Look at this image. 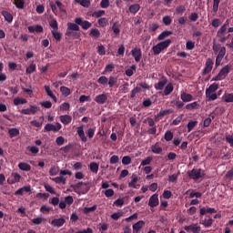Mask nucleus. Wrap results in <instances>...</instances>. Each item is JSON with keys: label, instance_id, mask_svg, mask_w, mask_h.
I'll return each mask as SVG.
<instances>
[{"label": "nucleus", "instance_id": "f257e3e1", "mask_svg": "<svg viewBox=\"0 0 233 233\" xmlns=\"http://www.w3.org/2000/svg\"><path fill=\"white\" fill-rule=\"evenodd\" d=\"M230 25V22L228 20H226V22L220 26V28L217 32V37H218L219 43H227L228 39L230 38V35L228 31V26Z\"/></svg>", "mask_w": 233, "mask_h": 233}, {"label": "nucleus", "instance_id": "f03ea898", "mask_svg": "<svg viewBox=\"0 0 233 233\" xmlns=\"http://www.w3.org/2000/svg\"><path fill=\"white\" fill-rule=\"evenodd\" d=\"M219 85L217 83L211 84L208 87L206 88V97L207 101H216L218 99V95L216 94Z\"/></svg>", "mask_w": 233, "mask_h": 233}, {"label": "nucleus", "instance_id": "7ed1b4c3", "mask_svg": "<svg viewBox=\"0 0 233 233\" xmlns=\"http://www.w3.org/2000/svg\"><path fill=\"white\" fill-rule=\"evenodd\" d=\"M172 45V40L167 39L165 41L159 42L156 46L152 47V51L154 56H159L163 50H166V48H168Z\"/></svg>", "mask_w": 233, "mask_h": 233}, {"label": "nucleus", "instance_id": "20e7f679", "mask_svg": "<svg viewBox=\"0 0 233 233\" xmlns=\"http://www.w3.org/2000/svg\"><path fill=\"white\" fill-rule=\"evenodd\" d=\"M187 176L189 179L198 181V179H201V177H205V170L201 168H193L192 170L187 171Z\"/></svg>", "mask_w": 233, "mask_h": 233}, {"label": "nucleus", "instance_id": "39448f33", "mask_svg": "<svg viewBox=\"0 0 233 233\" xmlns=\"http://www.w3.org/2000/svg\"><path fill=\"white\" fill-rule=\"evenodd\" d=\"M228 74H230V66L228 65L222 67L218 74L213 77V81H223Z\"/></svg>", "mask_w": 233, "mask_h": 233}, {"label": "nucleus", "instance_id": "423d86ee", "mask_svg": "<svg viewBox=\"0 0 233 233\" xmlns=\"http://www.w3.org/2000/svg\"><path fill=\"white\" fill-rule=\"evenodd\" d=\"M75 23H76V25L81 26L83 28V30H88V28H90L92 26V23H90L86 20H84L82 17H76L75 19Z\"/></svg>", "mask_w": 233, "mask_h": 233}, {"label": "nucleus", "instance_id": "0eeeda50", "mask_svg": "<svg viewBox=\"0 0 233 233\" xmlns=\"http://www.w3.org/2000/svg\"><path fill=\"white\" fill-rule=\"evenodd\" d=\"M226 54H227V47L221 46L216 57V63H215L216 66H219V65H221V62L223 61V57H225Z\"/></svg>", "mask_w": 233, "mask_h": 233}, {"label": "nucleus", "instance_id": "6e6552de", "mask_svg": "<svg viewBox=\"0 0 233 233\" xmlns=\"http://www.w3.org/2000/svg\"><path fill=\"white\" fill-rule=\"evenodd\" d=\"M20 112L24 116H34L39 112V107L37 106H30L29 108L22 109Z\"/></svg>", "mask_w": 233, "mask_h": 233}, {"label": "nucleus", "instance_id": "1a4fd4ad", "mask_svg": "<svg viewBox=\"0 0 233 233\" xmlns=\"http://www.w3.org/2000/svg\"><path fill=\"white\" fill-rule=\"evenodd\" d=\"M212 68H214V61H212V58H208L205 64V68L202 71V76L210 74L212 72Z\"/></svg>", "mask_w": 233, "mask_h": 233}, {"label": "nucleus", "instance_id": "9d476101", "mask_svg": "<svg viewBox=\"0 0 233 233\" xmlns=\"http://www.w3.org/2000/svg\"><path fill=\"white\" fill-rule=\"evenodd\" d=\"M62 127L59 122H56V126L54 124H46L44 127L46 132H59Z\"/></svg>", "mask_w": 233, "mask_h": 233}, {"label": "nucleus", "instance_id": "9b49d317", "mask_svg": "<svg viewBox=\"0 0 233 233\" xmlns=\"http://www.w3.org/2000/svg\"><path fill=\"white\" fill-rule=\"evenodd\" d=\"M131 54L136 61V63H139L141 61V57H143V53L141 52V48L135 47L131 50Z\"/></svg>", "mask_w": 233, "mask_h": 233}, {"label": "nucleus", "instance_id": "f8f14e48", "mask_svg": "<svg viewBox=\"0 0 233 233\" xmlns=\"http://www.w3.org/2000/svg\"><path fill=\"white\" fill-rule=\"evenodd\" d=\"M83 185H85L86 188L85 190L82 192V194H86V192H88V190H90V183L88 182H78L77 184H75L72 186V188H74V190H80L81 187H83Z\"/></svg>", "mask_w": 233, "mask_h": 233}, {"label": "nucleus", "instance_id": "ddd939ff", "mask_svg": "<svg viewBox=\"0 0 233 233\" xmlns=\"http://www.w3.org/2000/svg\"><path fill=\"white\" fill-rule=\"evenodd\" d=\"M94 101H96V103H97V105H105V103H106L108 101V96L106 94H100L97 95Z\"/></svg>", "mask_w": 233, "mask_h": 233}, {"label": "nucleus", "instance_id": "4468645a", "mask_svg": "<svg viewBox=\"0 0 233 233\" xmlns=\"http://www.w3.org/2000/svg\"><path fill=\"white\" fill-rule=\"evenodd\" d=\"M184 230H186V232L200 233L201 227L198 226L197 224H191L189 226H186Z\"/></svg>", "mask_w": 233, "mask_h": 233}, {"label": "nucleus", "instance_id": "2eb2a0df", "mask_svg": "<svg viewBox=\"0 0 233 233\" xmlns=\"http://www.w3.org/2000/svg\"><path fill=\"white\" fill-rule=\"evenodd\" d=\"M121 24H119V22H115L112 25L111 30L113 31V37H117V35H119V34H121Z\"/></svg>", "mask_w": 233, "mask_h": 233}, {"label": "nucleus", "instance_id": "dca6fc26", "mask_svg": "<svg viewBox=\"0 0 233 233\" xmlns=\"http://www.w3.org/2000/svg\"><path fill=\"white\" fill-rule=\"evenodd\" d=\"M148 205L149 207H151V208H154L155 207H157V205H159V198L157 194H154L150 197Z\"/></svg>", "mask_w": 233, "mask_h": 233}, {"label": "nucleus", "instance_id": "f3484780", "mask_svg": "<svg viewBox=\"0 0 233 233\" xmlns=\"http://www.w3.org/2000/svg\"><path fill=\"white\" fill-rule=\"evenodd\" d=\"M76 132L81 139V141H83V143H86L88 141V138L86 137V136H85V129L83 126H80L76 128Z\"/></svg>", "mask_w": 233, "mask_h": 233}, {"label": "nucleus", "instance_id": "a211bd4d", "mask_svg": "<svg viewBox=\"0 0 233 233\" xmlns=\"http://www.w3.org/2000/svg\"><path fill=\"white\" fill-rule=\"evenodd\" d=\"M12 179H7V183L9 185H14L15 183H19L21 181V175L19 173H12Z\"/></svg>", "mask_w": 233, "mask_h": 233}, {"label": "nucleus", "instance_id": "6ab92c4d", "mask_svg": "<svg viewBox=\"0 0 233 233\" xmlns=\"http://www.w3.org/2000/svg\"><path fill=\"white\" fill-rule=\"evenodd\" d=\"M216 212H218V210H216V208H200L199 214H200V218L205 216L206 214H216Z\"/></svg>", "mask_w": 233, "mask_h": 233}, {"label": "nucleus", "instance_id": "aec40b11", "mask_svg": "<svg viewBox=\"0 0 233 233\" xmlns=\"http://www.w3.org/2000/svg\"><path fill=\"white\" fill-rule=\"evenodd\" d=\"M65 223H66V220L64 218H55L51 221V225L53 227H58V228L63 227Z\"/></svg>", "mask_w": 233, "mask_h": 233}, {"label": "nucleus", "instance_id": "412c9836", "mask_svg": "<svg viewBox=\"0 0 233 233\" xmlns=\"http://www.w3.org/2000/svg\"><path fill=\"white\" fill-rule=\"evenodd\" d=\"M180 99L183 103H190V101H194V96L191 94L182 92L180 95Z\"/></svg>", "mask_w": 233, "mask_h": 233}, {"label": "nucleus", "instance_id": "4be33fe9", "mask_svg": "<svg viewBox=\"0 0 233 233\" xmlns=\"http://www.w3.org/2000/svg\"><path fill=\"white\" fill-rule=\"evenodd\" d=\"M214 223V219L210 217H206L205 219L200 221V225H203L205 228H209V227H212V224Z\"/></svg>", "mask_w": 233, "mask_h": 233}, {"label": "nucleus", "instance_id": "5701e85b", "mask_svg": "<svg viewBox=\"0 0 233 233\" xmlns=\"http://www.w3.org/2000/svg\"><path fill=\"white\" fill-rule=\"evenodd\" d=\"M145 227V221L140 220L133 225V232L134 233H139L141 232V228Z\"/></svg>", "mask_w": 233, "mask_h": 233}, {"label": "nucleus", "instance_id": "b1692460", "mask_svg": "<svg viewBox=\"0 0 233 233\" xmlns=\"http://www.w3.org/2000/svg\"><path fill=\"white\" fill-rule=\"evenodd\" d=\"M59 119L63 125H70L72 123V116L61 115Z\"/></svg>", "mask_w": 233, "mask_h": 233}, {"label": "nucleus", "instance_id": "393cba45", "mask_svg": "<svg viewBox=\"0 0 233 233\" xmlns=\"http://www.w3.org/2000/svg\"><path fill=\"white\" fill-rule=\"evenodd\" d=\"M18 168H20V170H23L24 172H30L32 170V166H30V164L26 162H20L18 164Z\"/></svg>", "mask_w": 233, "mask_h": 233}, {"label": "nucleus", "instance_id": "a878e982", "mask_svg": "<svg viewBox=\"0 0 233 233\" xmlns=\"http://www.w3.org/2000/svg\"><path fill=\"white\" fill-rule=\"evenodd\" d=\"M23 192H32L31 186H25L15 192V196H23Z\"/></svg>", "mask_w": 233, "mask_h": 233}, {"label": "nucleus", "instance_id": "bb28decb", "mask_svg": "<svg viewBox=\"0 0 233 233\" xmlns=\"http://www.w3.org/2000/svg\"><path fill=\"white\" fill-rule=\"evenodd\" d=\"M139 10H141V5H139V4H133L129 5V12L130 14H133V15H136Z\"/></svg>", "mask_w": 233, "mask_h": 233}, {"label": "nucleus", "instance_id": "cd10ccee", "mask_svg": "<svg viewBox=\"0 0 233 233\" xmlns=\"http://www.w3.org/2000/svg\"><path fill=\"white\" fill-rule=\"evenodd\" d=\"M45 90L47 94V96L49 97H51V99H53V101H55V103L57 102V97L56 96V95H54V92H52V89H50L49 86H45Z\"/></svg>", "mask_w": 233, "mask_h": 233}, {"label": "nucleus", "instance_id": "c85d7f7f", "mask_svg": "<svg viewBox=\"0 0 233 233\" xmlns=\"http://www.w3.org/2000/svg\"><path fill=\"white\" fill-rule=\"evenodd\" d=\"M1 14L7 23H12V21H14V15H12L8 11H2Z\"/></svg>", "mask_w": 233, "mask_h": 233}, {"label": "nucleus", "instance_id": "c756f323", "mask_svg": "<svg viewBox=\"0 0 233 233\" xmlns=\"http://www.w3.org/2000/svg\"><path fill=\"white\" fill-rule=\"evenodd\" d=\"M89 35H91V37H94L95 39H99V37H101V32L97 28H92Z\"/></svg>", "mask_w": 233, "mask_h": 233}, {"label": "nucleus", "instance_id": "7c9ffc66", "mask_svg": "<svg viewBox=\"0 0 233 233\" xmlns=\"http://www.w3.org/2000/svg\"><path fill=\"white\" fill-rule=\"evenodd\" d=\"M222 99L225 103H233V94L232 93H225L222 96Z\"/></svg>", "mask_w": 233, "mask_h": 233}, {"label": "nucleus", "instance_id": "2f4dec72", "mask_svg": "<svg viewBox=\"0 0 233 233\" xmlns=\"http://www.w3.org/2000/svg\"><path fill=\"white\" fill-rule=\"evenodd\" d=\"M199 108V104L198 102L189 103L186 106V110H198Z\"/></svg>", "mask_w": 233, "mask_h": 233}, {"label": "nucleus", "instance_id": "473e14b6", "mask_svg": "<svg viewBox=\"0 0 233 233\" xmlns=\"http://www.w3.org/2000/svg\"><path fill=\"white\" fill-rule=\"evenodd\" d=\"M171 92H174V86L172 83H168L164 89V96H170Z\"/></svg>", "mask_w": 233, "mask_h": 233}, {"label": "nucleus", "instance_id": "72a5a7b5", "mask_svg": "<svg viewBox=\"0 0 233 233\" xmlns=\"http://www.w3.org/2000/svg\"><path fill=\"white\" fill-rule=\"evenodd\" d=\"M67 28L68 30H73L74 32H79L80 28H79V25H77V23H67Z\"/></svg>", "mask_w": 233, "mask_h": 233}, {"label": "nucleus", "instance_id": "f704fd0d", "mask_svg": "<svg viewBox=\"0 0 233 233\" xmlns=\"http://www.w3.org/2000/svg\"><path fill=\"white\" fill-rule=\"evenodd\" d=\"M28 101L25 98L16 97L14 99V105L19 106V105H26Z\"/></svg>", "mask_w": 233, "mask_h": 233}, {"label": "nucleus", "instance_id": "c9c22d12", "mask_svg": "<svg viewBox=\"0 0 233 233\" xmlns=\"http://www.w3.org/2000/svg\"><path fill=\"white\" fill-rule=\"evenodd\" d=\"M167 82L168 80L167 79L158 81V83L155 85L156 90H163V88H165V85H167Z\"/></svg>", "mask_w": 233, "mask_h": 233}, {"label": "nucleus", "instance_id": "e433bc0d", "mask_svg": "<svg viewBox=\"0 0 233 233\" xmlns=\"http://www.w3.org/2000/svg\"><path fill=\"white\" fill-rule=\"evenodd\" d=\"M60 92H61L62 96H64L65 97H68V96H70V94H72V92L70 91V88H68L65 86H62L60 87Z\"/></svg>", "mask_w": 233, "mask_h": 233}, {"label": "nucleus", "instance_id": "4c0bfd02", "mask_svg": "<svg viewBox=\"0 0 233 233\" xmlns=\"http://www.w3.org/2000/svg\"><path fill=\"white\" fill-rule=\"evenodd\" d=\"M49 26H50V28H52L51 31L59 30V24L57 23V20H56V19H52V20L49 22Z\"/></svg>", "mask_w": 233, "mask_h": 233}, {"label": "nucleus", "instance_id": "58836bf2", "mask_svg": "<svg viewBox=\"0 0 233 233\" xmlns=\"http://www.w3.org/2000/svg\"><path fill=\"white\" fill-rule=\"evenodd\" d=\"M139 181L137 177H133V179L128 183L129 188H139V185H136Z\"/></svg>", "mask_w": 233, "mask_h": 233}, {"label": "nucleus", "instance_id": "ea45409f", "mask_svg": "<svg viewBox=\"0 0 233 233\" xmlns=\"http://www.w3.org/2000/svg\"><path fill=\"white\" fill-rule=\"evenodd\" d=\"M89 168L91 172H93L94 174H97V172L99 171V165L96 162H91L89 165Z\"/></svg>", "mask_w": 233, "mask_h": 233}, {"label": "nucleus", "instance_id": "a19ab883", "mask_svg": "<svg viewBox=\"0 0 233 233\" xmlns=\"http://www.w3.org/2000/svg\"><path fill=\"white\" fill-rule=\"evenodd\" d=\"M168 35H172V31H163L158 36V41H163V39H166V37H168Z\"/></svg>", "mask_w": 233, "mask_h": 233}, {"label": "nucleus", "instance_id": "79ce46f5", "mask_svg": "<svg viewBox=\"0 0 233 233\" xmlns=\"http://www.w3.org/2000/svg\"><path fill=\"white\" fill-rule=\"evenodd\" d=\"M8 134L9 137H17V136H19V130L15 127L10 128Z\"/></svg>", "mask_w": 233, "mask_h": 233}, {"label": "nucleus", "instance_id": "37998d69", "mask_svg": "<svg viewBox=\"0 0 233 233\" xmlns=\"http://www.w3.org/2000/svg\"><path fill=\"white\" fill-rule=\"evenodd\" d=\"M51 34H52L54 39H56V43L61 42L62 35H61V34L59 33L58 30H56V31H51Z\"/></svg>", "mask_w": 233, "mask_h": 233}, {"label": "nucleus", "instance_id": "c03bdc74", "mask_svg": "<svg viewBox=\"0 0 233 233\" xmlns=\"http://www.w3.org/2000/svg\"><path fill=\"white\" fill-rule=\"evenodd\" d=\"M97 83L99 85H103V86H106V85H108V78L105 76H102L97 79Z\"/></svg>", "mask_w": 233, "mask_h": 233}, {"label": "nucleus", "instance_id": "a18cd8bd", "mask_svg": "<svg viewBox=\"0 0 233 233\" xmlns=\"http://www.w3.org/2000/svg\"><path fill=\"white\" fill-rule=\"evenodd\" d=\"M164 138L166 141H172V139H174V133L170 130L166 131Z\"/></svg>", "mask_w": 233, "mask_h": 233}, {"label": "nucleus", "instance_id": "49530a36", "mask_svg": "<svg viewBox=\"0 0 233 233\" xmlns=\"http://www.w3.org/2000/svg\"><path fill=\"white\" fill-rule=\"evenodd\" d=\"M219 3H221V0H213L214 15H216V14H218V11L219 10Z\"/></svg>", "mask_w": 233, "mask_h": 233}, {"label": "nucleus", "instance_id": "de8ad7c7", "mask_svg": "<svg viewBox=\"0 0 233 233\" xmlns=\"http://www.w3.org/2000/svg\"><path fill=\"white\" fill-rule=\"evenodd\" d=\"M151 150L153 154H161V152H163V148L161 147H158L157 144L153 145L151 147Z\"/></svg>", "mask_w": 233, "mask_h": 233}, {"label": "nucleus", "instance_id": "09e8293b", "mask_svg": "<svg viewBox=\"0 0 233 233\" xmlns=\"http://www.w3.org/2000/svg\"><path fill=\"white\" fill-rule=\"evenodd\" d=\"M6 81V74L3 73V64L0 62V83Z\"/></svg>", "mask_w": 233, "mask_h": 233}, {"label": "nucleus", "instance_id": "8fccbe9b", "mask_svg": "<svg viewBox=\"0 0 233 233\" xmlns=\"http://www.w3.org/2000/svg\"><path fill=\"white\" fill-rule=\"evenodd\" d=\"M59 174V167L53 166L49 169L50 176H57Z\"/></svg>", "mask_w": 233, "mask_h": 233}, {"label": "nucleus", "instance_id": "3c124183", "mask_svg": "<svg viewBox=\"0 0 233 233\" xmlns=\"http://www.w3.org/2000/svg\"><path fill=\"white\" fill-rule=\"evenodd\" d=\"M14 5L16 8L23 10V8H25V0H15Z\"/></svg>", "mask_w": 233, "mask_h": 233}, {"label": "nucleus", "instance_id": "603ef678", "mask_svg": "<svg viewBox=\"0 0 233 233\" xmlns=\"http://www.w3.org/2000/svg\"><path fill=\"white\" fill-rule=\"evenodd\" d=\"M86 134L89 139H92L96 134V127H90L86 131Z\"/></svg>", "mask_w": 233, "mask_h": 233}, {"label": "nucleus", "instance_id": "864d4df0", "mask_svg": "<svg viewBox=\"0 0 233 233\" xmlns=\"http://www.w3.org/2000/svg\"><path fill=\"white\" fill-rule=\"evenodd\" d=\"M185 10H187V8H185V5L177 6L176 7L177 15H183V14H185Z\"/></svg>", "mask_w": 233, "mask_h": 233}, {"label": "nucleus", "instance_id": "5fc2aeb1", "mask_svg": "<svg viewBox=\"0 0 233 233\" xmlns=\"http://www.w3.org/2000/svg\"><path fill=\"white\" fill-rule=\"evenodd\" d=\"M195 127H198V121H189L187 124V132H192Z\"/></svg>", "mask_w": 233, "mask_h": 233}, {"label": "nucleus", "instance_id": "6e6d98bb", "mask_svg": "<svg viewBox=\"0 0 233 233\" xmlns=\"http://www.w3.org/2000/svg\"><path fill=\"white\" fill-rule=\"evenodd\" d=\"M116 83H117V77L110 76L109 80H107V84L109 86V88H113L114 85H116Z\"/></svg>", "mask_w": 233, "mask_h": 233}, {"label": "nucleus", "instance_id": "4d7b16f0", "mask_svg": "<svg viewBox=\"0 0 233 233\" xmlns=\"http://www.w3.org/2000/svg\"><path fill=\"white\" fill-rule=\"evenodd\" d=\"M213 28H219L221 26V20L219 18H214L211 22Z\"/></svg>", "mask_w": 233, "mask_h": 233}, {"label": "nucleus", "instance_id": "13d9d810", "mask_svg": "<svg viewBox=\"0 0 233 233\" xmlns=\"http://www.w3.org/2000/svg\"><path fill=\"white\" fill-rule=\"evenodd\" d=\"M152 157H147L144 160L141 161L140 167H147V165H150L152 163Z\"/></svg>", "mask_w": 233, "mask_h": 233}, {"label": "nucleus", "instance_id": "bf43d9fd", "mask_svg": "<svg viewBox=\"0 0 233 233\" xmlns=\"http://www.w3.org/2000/svg\"><path fill=\"white\" fill-rule=\"evenodd\" d=\"M162 21L164 25H166V26H169V25H172V17H170L169 15L164 16Z\"/></svg>", "mask_w": 233, "mask_h": 233}, {"label": "nucleus", "instance_id": "052dcab7", "mask_svg": "<svg viewBox=\"0 0 233 233\" xmlns=\"http://www.w3.org/2000/svg\"><path fill=\"white\" fill-rule=\"evenodd\" d=\"M36 70L35 64H31L25 70L26 74H34Z\"/></svg>", "mask_w": 233, "mask_h": 233}, {"label": "nucleus", "instance_id": "680f3d73", "mask_svg": "<svg viewBox=\"0 0 233 233\" xmlns=\"http://www.w3.org/2000/svg\"><path fill=\"white\" fill-rule=\"evenodd\" d=\"M188 19L192 23H196V21H198V19H199V15H198V13H191Z\"/></svg>", "mask_w": 233, "mask_h": 233}, {"label": "nucleus", "instance_id": "e2e57ef3", "mask_svg": "<svg viewBox=\"0 0 233 233\" xmlns=\"http://www.w3.org/2000/svg\"><path fill=\"white\" fill-rule=\"evenodd\" d=\"M132 163V157L130 156H125L122 158V165H130Z\"/></svg>", "mask_w": 233, "mask_h": 233}, {"label": "nucleus", "instance_id": "0e129e2a", "mask_svg": "<svg viewBox=\"0 0 233 233\" xmlns=\"http://www.w3.org/2000/svg\"><path fill=\"white\" fill-rule=\"evenodd\" d=\"M187 50H194L196 48V43L193 41H187L186 44Z\"/></svg>", "mask_w": 233, "mask_h": 233}, {"label": "nucleus", "instance_id": "69168bd1", "mask_svg": "<svg viewBox=\"0 0 233 233\" xmlns=\"http://www.w3.org/2000/svg\"><path fill=\"white\" fill-rule=\"evenodd\" d=\"M98 25L99 26H102V28H105L106 25H108V20L106 17L98 19Z\"/></svg>", "mask_w": 233, "mask_h": 233}, {"label": "nucleus", "instance_id": "338daca9", "mask_svg": "<svg viewBox=\"0 0 233 233\" xmlns=\"http://www.w3.org/2000/svg\"><path fill=\"white\" fill-rule=\"evenodd\" d=\"M119 218H123V211L113 213L111 215V218L114 219L115 221H117Z\"/></svg>", "mask_w": 233, "mask_h": 233}, {"label": "nucleus", "instance_id": "774afa93", "mask_svg": "<svg viewBox=\"0 0 233 233\" xmlns=\"http://www.w3.org/2000/svg\"><path fill=\"white\" fill-rule=\"evenodd\" d=\"M53 181H55V183H66V178H65V177L60 176V177H56L55 178H53Z\"/></svg>", "mask_w": 233, "mask_h": 233}]
</instances>
